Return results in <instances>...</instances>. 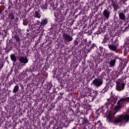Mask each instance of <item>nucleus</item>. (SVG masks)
<instances>
[{
	"label": "nucleus",
	"mask_w": 129,
	"mask_h": 129,
	"mask_svg": "<svg viewBox=\"0 0 129 129\" xmlns=\"http://www.w3.org/2000/svg\"><path fill=\"white\" fill-rule=\"evenodd\" d=\"M128 101L129 97L122 98L119 100L117 102V105L114 107L115 111L113 112H108L107 113L106 121H107V122H117V123L119 122H128L129 115H118L116 119L114 118V114H115L119 109H121V108L123 106L125 102H128Z\"/></svg>",
	"instance_id": "f257e3e1"
},
{
	"label": "nucleus",
	"mask_w": 129,
	"mask_h": 129,
	"mask_svg": "<svg viewBox=\"0 0 129 129\" xmlns=\"http://www.w3.org/2000/svg\"><path fill=\"white\" fill-rule=\"evenodd\" d=\"M107 101L105 103L104 106H101V108L102 109H104L105 108H108L110 107V109L113 108L114 104L116 103L117 101V97L116 96L111 97L110 99H107Z\"/></svg>",
	"instance_id": "f03ea898"
},
{
	"label": "nucleus",
	"mask_w": 129,
	"mask_h": 129,
	"mask_svg": "<svg viewBox=\"0 0 129 129\" xmlns=\"http://www.w3.org/2000/svg\"><path fill=\"white\" fill-rule=\"evenodd\" d=\"M125 66H126L125 61L121 60L119 64L118 70L115 72L116 78H117L119 75L122 74V71L124 69Z\"/></svg>",
	"instance_id": "7ed1b4c3"
},
{
	"label": "nucleus",
	"mask_w": 129,
	"mask_h": 129,
	"mask_svg": "<svg viewBox=\"0 0 129 129\" xmlns=\"http://www.w3.org/2000/svg\"><path fill=\"white\" fill-rule=\"evenodd\" d=\"M108 46L111 51L115 52L117 50V47H118V40L116 39L113 43L109 44Z\"/></svg>",
	"instance_id": "20e7f679"
},
{
	"label": "nucleus",
	"mask_w": 129,
	"mask_h": 129,
	"mask_svg": "<svg viewBox=\"0 0 129 129\" xmlns=\"http://www.w3.org/2000/svg\"><path fill=\"white\" fill-rule=\"evenodd\" d=\"M103 80L102 79L96 78L92 81V84L94 85L96 87H100L102 85Z\"/></svg>",
	"instance_id": "39448f33"
},
{
	"label": "nucleus",
	"mask_w": 129,
	"mask_h": 129,
	"mask_svg": "<svg viewBox=\"0 0 129 129\" xmlns=\"http://www.w3.org/2000/svg\"><path fill=\"white\" fill-rule=\"evenodd\" d=\"M124 86H125L124 83L121 84L120 82H117L116 84V90H117V91H121V90L124 89Z\"/></svg>",
	"instance_id": "423d86ee"
},
{
	"label": "nucleus",
	"mask_w": 129,
	"mask_h": 129,
	"mask_svg": "<svg viewBox=\"0 0 129 129\" xmlns=\"http://www.w3.org/2000/svg\"><path fill=\"white\" fill-rule=\"evenodd\" d=\"M62 38L66 42H71V41L73 40L72 36H70V35H68L67 33H63Z\"/></svg>",
	"instance_id": "0eeeda50"
},
{
	"label": "nucleus",
	"mask_w": 129,
	"mask_h": 129,
	"mask_svg": "<svg viewBox=\"0 0 129 129\" xmlns=\"http://www.w3.org/2000/svg\"><path fill=\"white\" fill-rule=\"evenodd\" d=\"M97 94H98V92H97V91L92 90V91H91L90 93V98L92 99L90 101H93L95 97H96V96H97Z\"/></svg>",
	"instance_id": "6e6552de"
},
{
	"label": "nucleus",
	"mask_w": 129,
	"mask_h": 129,
	"mask_svg": "<svg viewBox=\"0 0 129 129\" xmlns=\"http://www.w3.org/2000/svg\"><path fill=\"white\" fill-rule=\"evenodd\" d=\"M118 59L119 60V58L117 57V58H115L114 59H111L109 61V66L110 67V68H112L113 67H114V66H115V63H116V59Z\"/></svg>",
	"instance_id": "1a4fd4ad"
},
{
	"label": "nucleus",
	"mask_w": 129,
	"mask_h": 129,
	"mask_svg": "<svg viewBox=\"0 0 129 129\" xmlns=\"http://www.w3.org/2000/svg\"><path fill=\"white\" fill-rule=\"evenodd\" d=\"M19 61L20 63H22L23 64H27L28 62H29V60L28 58L24 57V56H20L19 57Z\"/></svg>",
	"instance_id": "9d476101"
},
{
	"label": "nucleus",
	"mask_w": 129,
	"mask_h": 129,
	"mask_svg": "<svg viewBox=\"0 0 129 129\" xmlns=\"http://www.w3.org/2000/svg\"><path fill=\"white\" fill-rule=\"evenodd\" d=\"M103 15L105 18L107 19L109 18V15H110V12L107 9H105L103 12Z\"/></svg>",
	"instance_id": "9b49d317"
},
{
	"label": "nucleus",
	"mask_w": 129,
	"mask_h": 129,
	"mask_svg": "<svg viewBox=\"0 0 129 129\" xmlns=\"http://www.w3.org/2000/svg\"><path fill=\"white\" fill-rule=\"evenodd\" d=\"M118 16H119V19L121 20V21H123V22H125L126 21L125 19V15L122 12H120L118 13Z\"/></svg>",
	"instance_id": "f8f14e48"
},
{
	"label": "nucleus",
	"mask_w": 129,
	"mask_h": 129,
	"mask_svg": "<svg viewBox=\"0 0 129 129\" xmlns=\"http://www.w3.org/2000/svg\"><path fill=\"white\" fill-rule=\"evenodd\" d=\"M10 58L11 59V60L13 61V65H15V63L16 62H17V56H16V55L15 54L13 53L10 55Z\"/></svg>",
	"instance_id": "ddd939ff"
},
{
	"label": "nucleus",
	"mask_w": 129,
	"mask_h": 129,
	"mask_svg": "<svg viewBox=\"0 0 129 129\" xmlns=\"http://www.w3.org/2000/svg\"><path fill=\"white\" fill-rule=\"evenodd\" d=\"M40 24L42 26H46V25L48 24V19L45 18L42 19Z\"/></svg>",
	"instance_id": "4468645a"
},
{
	"label": "nucleus",
	"mask_w": 129,
	"mask_h": 129,
	"mask_svg": "<svg viewBox=\"0 0 129 129\" xmlns=\"http://www.w3.org/2000/svg\"><path fill=\"white\" fill-rule=\"evenodd\" d=\"M83 124L85 126H87V125H88V124H89V122H88V120H87V119H86V118L84 119L83 120Z\"/></svg>",
	"instance_id": "2eb2a0df"
},
{
	"label": "nucleus",
	"mask_w": 129,
	"mask_h": 129,
	"mask_svg": "<svg viewBox=\"0 0 129 129\" xmlns=\"http://www.w3.org/2000/svg\"><path fill=\"white\" fill-rule=\"evenodd\" d=\"M108 40H109V36L107 35V34L105 35L104 38L103 40V43H106Z\"/></svg>",
	"instance_id": "dca6fc26"
},
{
	"label": "nucleus",
	"mask_w": 129,
	"mask_h": 129,
	"mask_svg": "<svg viewBox=\"0 0 129 129\" xmlns=\"http://www.w3.org/2000/svg\"><path fill=\"white\" fill-rule=\"evenodd\" d=\"M112 6L113 8H114V11H117V9H118V5H117V4H115L114 2H112Z\"/></svg>",
	"instance_id": "f3484780"
},
{
	"label": "nucleus",
	"mask_w": 129,
	"mask_h": 129,
	"mask_svg": "<svg viewBox=\"0 0 129 129\" xmlns=\"http://www.w3.org/2000/svg\"><path fill=\"white\" fill-rule=\"evenodd\" d=\"M19 91V86L16 85L14 87L13 90V93H17Z\"/></svg>",
	"instance_id": "a211bd4d"
},
{
	"label": "nucleus",
	"mask_w": 129,
	"mask_h": 129,
	"mask_svg": "<svg viewBox=\"0 0 129 129\" xmlns=\"http://www.w3.org/2000/svg\"><path fill=\"white\" fill-rule=\"evenodd\" d=\"M108 88H109V85H106L104 89L102 90V92L103 93L106 92V91L108 90Z\"/></svg>",
	"instance_id": "6ab92c4d"
},
{
	"label": "nucleus",
	"mask_w": 129,
	"mask_h": 129,
	"mask_svg": "<svg viewBox=\"0 0 129 129\" xmlns=\"http://www.w3.org/2000/svg\"><path fill=\"white\" fill-rule=\"evenodd\" d=\"M35 18H37L38 19H40L41 18L40 14L38 12H35Z\"/></svg>",
	"instance_id": "aec40b11"
},
{
	"label": "nucleus",
	"mask_w": 129,
	"mask_h": 129,
	"mask_svg": "<svg viewBox=\"0 0 129 129\" xmlns=\"http://www.w3.org/2000/svg\"><path fill=\"white\" fill-rule=\"evenodd\" d=\"M14 39L17 41V42H19L20 41V38L18 37V34H15L14 36Z\"/></svg>",
	"instance_id": "412c9836"
},
{
	"label": "nucleus",
	"mask_w": 129,
	"mask_h": 129,
	"mask_svg": "<svg viewBox=\"0 0 129 129\" xmlns=\"http://www.w3.org/2000/svg\"><path fill=\"white\" fill-rule=\"evenodd\" d=\"M9 18L10 20H15V16L13 14H10L9 16Z\"/></svg>",
	"instance_id": "4be33fe9"
},
{
	"label": "nucleus",
	"mask_w": 129,
	"mask_h": 129,
	"mask_svg": "<svg viewBox=\"0 0 129 129\" xmlns=\"http://www.w3.org/2000/svg\"><path fill=\"white\" fill-rule=\"evenodd\" d=\"M94 47H95V44H94V43H93L91 47L90 48V49H88L89 52H90V51L91 50V49H93Z\"/></svg>",
	"instance_id": "5701e85b"
},
{
	"label": "nucleus",
	"mask_w": 129,
	"mask_h": 129,
	"mask_svg": "<svg viewBox=\"0 0 129 129\" xmlns=\"http://www.w3.org/2000/svg\"><path fill=\"white\" fill-rule=\"evenodd\" d=\"M47 8H48V5L47 4H45L44 5H43V7L42 8V9H43L44 10H47Z\"/></svg>",
	"instance_id": "b1692460"
},
{
	"label": "nucleus",
	"mask_w": 129,
	"mask_h": 129,
	"mask_svg": "<svg viewBox=\"0 0 129 129\" xmlns=\"http://www.w3.org/2000/svg\"><path fill=\"white\" fill-rule=\"evenodd\" d=\"M36 24L37 25H39V24H40V21L37 20V21H36Z\"/></svg>",
	"instance_id": "393cba45"
},
{
	"label": "nucleus",
	"mask_w": 129,
	"mask_h": 129,
	"mask_svg": "<svg viewBox=\"0 0 129 129\" xmlns=\"http://www.w3.org/2000/svg\"><path fill=\"white\" fill-rule=\"evenodd\" d=\"M127 30H128V27H125L124 29V31H126Z\"/></svg>",
	"instance_id": "a878e982"
},
{
	"label": "nucleus",
	"mask_w": 129,
	"mask_h": 129,
	"mask_svg": "<svg viewBox=\"0 0 129 129\" xmlns=\"http://www.w3.org/2000/svg\"><path fill=\"white\" fill-rule=\"evenodd\" d=\"M0 4H1V5H4V2L3 1H1Z\"/></svg>",
	"instance_id": "bb28decb"
},
{
	"label": "nucleus",
	"mask_w": 129,
	"mask_h": 129,
	"mask_svg": "<svg viewBox=\"0 0 129 129\" xmlns=\"http://www.w3.org/2000/svg\"><path fill=\"white\" fill-rule=\"evenodd\" d=\"M11 85H12V84H13L14 83V82H13V80H11Z\"/></svg>",
	"instance_id": "cd10ccee"
},
{
	"label": "nucleus",
	"mask_w": 129,
	"mask_h": 129,
	"mask_svg": "<svg viewBox=\"0 0 129 129\" xmlns=\"http://www.w3.org/2000/svg\"><path fill=\"white\" fill-rule=\"evenodd\" d=\"M3 12V11H0V15H2V12Z\"/></svg>",
	"instance_id": "c85d7f7f"
},
{
	"label": "nucleus",
	"mask_w": 129,
	"mask_h": 129,
	"mask_svg": "<svg viewBox=\"0 0 129 129\" xmlns=\"http://www.w3.org/2000/svg\"><path fill=\"white\" fill-rule=\"evenodd\" d=\"M124 1H125V2H126V1H127V0H124Z\"/></svg>",
	"instance_id": "c756f323"
}]
</instances>
